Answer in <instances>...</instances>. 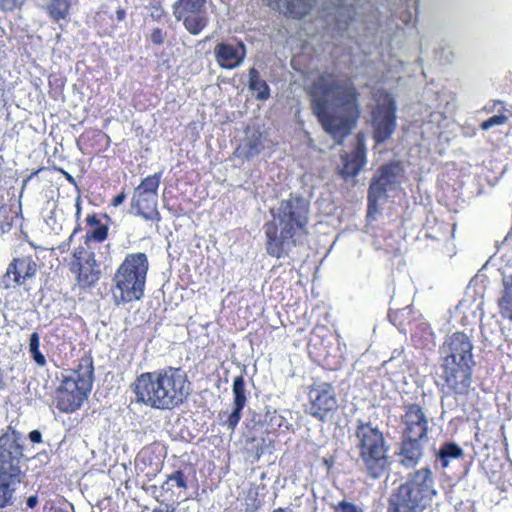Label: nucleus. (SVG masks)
<instances>
[{"label": "nucleus", "mask_w": 512, "mask_h": 512, "mask_svg": "<svg viewBox=\"0 0 512 512\" xmlns=\"http://www.w3.org/2000/svg\"><path fill=\"white\" fill-rule=\"evenodd\" d=\"M307 95L323 130L341 145L362 114L361 93L352 78L324 71L308 87Z\"/></svg>", "instance_id": "1"}, {"label": "nucleus", "mask_w": 512, "mask_h": 512, "mask_svg": "<svg viewBox=\"0 0 512 512\" xmlns=\"http://www.w3.org/2000/svg\"><path fill=\"white\" fill-rule=\"evenodd\" d=\"M270 212L272 219L264 224L265 248L269 256L281 259L309 235L310 205L303 196L291 193Z\"/></svg>", "instance_id": "2"}, {"label": "nucleus", "mask_w": 512, "mask_h": 512, "mask_svg": "<svg viewBox=\"0 0 512 512\" xmlns=\"http://www.w3.org/2000/svg\"><path fill=\"white\" fill-rule=\"evenodd\" d=\"M188 387L186 373L181 368L168 366L138 375L133 383V392L138 403L171 410L183 403Z\"/></svg>", "instance_id": "3"}, {"label": "nucleus", "mask_w": 512, "mask_h": 512, "mask_svg": "<svg viewBox=\"0 0 512 512\" xmlns=\"http://www.w3.org/2000/svg\"><path fill=\"white\" fill-rule=\"evenodd\" d=\"M355 447L366 476L377 480L385 476L391 466L390 444L384 432L372 422L358 420L355 431Z\"/></svg>", "instance_id": "4"}, {"label": "nucleus", "mask_w": 512, "mask_h": 512, "mask_svg": "<svg viewBox=\"0 0 512 512\" xmlns=\"http://www.w3.org/2000/svg\"><path fill=\"white\" fill-rule=\"evenodd\" d=\"M436 494L431 469L422 467L409 473L405 482L392 491L386 512H423Z\"/></svg>", "instance_id": "5"}, {"label": "nucleus", "mask_w": 512, "mask_h": 512, "mask_svg": "<svg viewBox=\"0 0 512 512\" xmlns=\"http://www.w3.org/2000/svg\"><path fill=\"white\" fill-rule=\"evenodd\" d=\"M94 381L93 358L84 355L69 375H63L55 389L53 403L62 413H74L88 398Z\"/></svg>", "instance_id": "6"}, {"label": "nucleus", "mask_w": 512, "mask_h": 512, "mask_svg": "<svg viewBox=\"0 0 512 512\" xmlns=\"http://www.w3.org/2000/svg\"><path fill=\"white\" fill-rule=\"evenodd\" d=\"M148 257L143 252L127 254L113 276V294L116 304L140 300L144 296Z\"/></svg>", "instance_id": "7"}, {"label": "nucleus", "mask_w": 512, "mask_h": 512, "mask_svg": "<svg viewBox=\"0 0 512 512\" xmlns=\"http://www.w3.org/2000/svg\"><path fill=\"white\" fill-rule=\"evenodd\" d=\"M473 365L438 362L435 385L443 397L456 401L468 397L472 385Z\"/></svg>", "instance_id": "8"}, {"label": "nucleus", "mask_w": 512, "mask_h": 512, "mask_svg": "<svg viewBox=\"0 0 512 512\" xmlns=\"http://www.w3.org/2000/svg\"><path fill=\"white\" fill-rule=\"evenodd\" d=\"M403 175L404 168L399 161H390L377 169L368 188V216H373L378 212L379 201L386 197L389 189H393L401 183Z\"/></svg>", "instance_id": "9"}, {"label": "nucleus", "mask_w": 512, "mask_h": 512, "mask_svg": "<svg viewBox=\"0 0 512 512\" xmlns=\"http://www.w3.org/2000/svg\"><path fill=\"white\" fill-rule=\"evenodd\" d=\"M372 111L373 138L377 144L387 141L396 129V104L386 91H378Z\"/></svg>", "instance_id": "10"}, {"label": "nucleus", "mask_w": 512, "mask_h": 512, "mask_svg": "<svg viewBox=\"0 0 512 512\" xmlns=\"http://www.w3.org/2000/svg\"><path fill=\"white\" fill-rule=\"evenodd\" d=\"M18 431L12 427L0 436V474L10 477L22 478L23 472L20 466L24 458V447Z\"/></svg>", "instance_id": "11"}, {"label": "nucleus", "mask_w": 512, "mask_h": 512, "mask_svg": "<svg viewBox=\"0 0 512 512\" xmlns=\"http://www.w3.org/2000/svg\"><path fill=\"white\" fill-rule=\"evenodd\" d=\"M69 271L73 274L76 284L81 289L93 287L101 276L95 254L84 246H78L74 249L69 262Z\"/></svg>", "instance_id": "12"}, {"label": "nucleus", "mask_w": 512, "mask_h": 512, "mask_svg": "<svg viewBox=\"0 0 512 512\" xmlns=\"http://www.w3.org/2000/svg\"><path fill=\"white\" fill-rule=\"evenodd\" d=\"M308 398L307 413L318 421L325 422L338 410L336 390L331 383H313L309 387Z\"/></svg>", "instance_id": "13"}, {"label": "nucleus", "mask_w": 512, "mask_h": 512, "mask_svg": "<svg viewBox=\"0 0 512 512\" xmlns=\"http://www.w3.org/2000/svg\"><path fill=\"white\" fill-rule=\"evenodd\" d=\"M439 362L451 364H475L473 359V343L464 332H454L440 346Z\"/></svg>", "instance_id": "14"}, {"label": "nucleus", "mask_w": 512, "mask_h": 512, "mask_svg": "<svg viewBox=\"0 0 512 512\" xmlns=\"http://www.w3.org/2000/svg\"><path fill=\"white\" fill-rule=\"evenodd\" d=\"M430 421L424 408L418 403L403 405L400 415L401 436L429 440Z\"/></svg>", "instance_id": "15"}, {"label": "nucleus", "mask_w": 512, "mask_h": 512, "mask_svg": "<svg viewBox=\"0 0 512 512\" xmlns=\"http://www.w3.org/2000/svg\"><path fill=\"white\" fill-rule=\"evenodd\" d=\"M37 269L38 265L31 255L13 258L2 276L4 288L24 286L28 280L36 276Z\"/></svg>", "instance_id": "16"}, {"label": "nucleus", "mask_w": 512, "mask_h": 512, "mask_svg": "<svg viewBox=\"0 0 512 512\" xmlns=\"http://www.w3.org/2000/svg\"><path fill=\"white\" fill-rule=\"evenodd\" d=\"M342 167L339 174L343 179L356 177L367 163L366 137L363 132L355 136L354 148L349 153L341 155Z\"/></svg>", "instance_id": "17"}, {"label": "nucleus", "mask_w": 512, "mask_h": 512, "mask_svg": "<svg viewBox=\"0 0 512 512\" xmlns=\"http://www.w3.org/2000/svg\"><path fill=\"white\" fill-rule=\"evenodd\" d=\"M233 409L230 413L221 412L219 418L221 425L234 432L242 418V410L247 404L246 383L243 375H238L233 380Z\"/></svg>", "instance_id": "18"}, {"label": "nucleus", "mask_w": 512, "mask_h": 512, "mask_svg": "<svg viewBox=\"0 0 512 512\" xmlns=\"http://www.w3.org/2000/svg\"><path fill=\"white\" fill-rule=\"evenodd\" d=\"M246 54V46L242 41L219 42L214 47L215 60L222 69L232 70L239 67Z\"/></svg>", "instance_id": "19"}, {"label": "nucleus", "mask_w": 512, "mask_h": 512, "mask_svg": "<svg viewBox=\"0 0 512 512\" xmlns=\"http://www.w3.org/2000/svg\"><path fill=\"white\" fill-rule=\"evenodd\" d=\"M22 218L21 204L10 192L0 187V235L8 233Z\"/></svg>", "instance_id": "20"}, {"label": "nucleus", "mask_w": 512, "mask_h": 512, "mask_svg": "<svg viewBox=\"0 0 512 512\" xmlns=\"http://www.w3.org/2000/svg\"><path fill=\"white\" fill-rule=\"evenodd\" d=\"M429 440L400 436L398 448L399 463L406 468L416 467L424 456V448Z\"/></svg>", "instance_id": "21"}, {"label": "nucleus", "mask_w": 512, "mask_h": 512, "mask_svg": "<svg viewBox=\"0 0 512 512\" xmlns=\"http://www.w3.org/2000/svg\"><path fill=\"white\" fill-rule=\"evenodd\" d=\"M110 137L100 129H86L76 141L79 150L90 155L106 150L110 146Z\"/></svg>", "instance_id": "22"}, {"label": "nucleus", "mask_w": 512, "mask_h": 512, "mask_svg": "<svg viewBox=\"0 0 512 512\" xmlns=\"http://www.w3.org/2000/svg\"><path fill=\"white\" fill-rule=\"evenodd\" d=\"M158 196L154 194H145L135 191L132 198V208L136 210V214L143 219L153 222H159L161 215L158 211Z\"/></svg>", "instance_id": "23"}, {"label": "nucleus", "mask_w": 512, "mask_h": 512, "mask_svg": "<svg viewBox=\"0 0 512 512\" xmlns=\"http://www.w3.org/2000/svg\"><path fill=\"white\" fill-rule=\"evenodd\" d=\"M332 9L333 12H328L325 17L326 22H330V18H332L335 28L338 31L347 30L351 22L355 19V6L352 3H348L347 0H335Z\"/></svg>", "instance_id": "24"}, {"label": "nucleus", "mask_w": 512, "mask_h": 512, "mask_svg": "<svg viewBox=\"0 0 512 512\" xmlns=\"http://www.w3.org/2000/svg\"><path fill=\"white\" fill-rule=\"evenodd\" d=\"M316 0H267L268 5L274 8H285V14L301 19L310 13Z\"/></svg>", "instance_id": "25"}, {"label": "nucleus", "mask_w": 512, "mask_h": 512, "mask_svg": "<svg viewBox=\"0 0 512 512\" xmlns=\"http://www.w3.org/2000/svg\"><path fill=\"white\" fill-rule=\"evenodd\" d=\"M85 221L89 227L85 236L86 242L103 243L108 238L109 227L101 222L98 214H88Z\"/></svg>", "instance_id": "26"}, {"label": "nucleus", "mask_w": 512, "mask_h": 512, "mask_svg": "<svg viewBox=\"0 0 512 512\" xmlns=\"http://www.w3.org/2000/svg\"><path fill=\"white\" fill-rule=\"evenodd\" d=\"M497 307L502 319L512 322V274L503 279V289Z\"/></svg>", "instance_id": "27"}, {"label": "nucleus", "mask_w": 512, "mask_h": 512, "mask_svg": "<svg viewBox=\"0 0 512 512\" xmlns=\"http://www.w3.org/2000/svg\"><path fill=\"white\" fill-rule=\"evenodd\" d=\"M248 88L255 93V98L259 101H266L270 98V87L267 82L260 77L259 71L252 67L248 72Z\"/></svg>", "instance_id": "28"}, {"label": "nucleus", "mask_w": 512, "mask_h": 512, "mask_svg": "<svg viewBox=\"0 0 512 512\" xmlns=\"http://www.w3.org/2000/svg\"><path fill=\"white\" fill-rule=\"evenodd\" d=\"M463 456L464 451L457 443L446 441L436 453V460L440 462L441 468L445 469L449 466L451 460L461 459Z\"/></svg>", "instance_id": "29"}, {"label": "nucleus", "mask_w": 512, "mask_h": 512, "mask_svg": "<svg viewBox=\"0 0 512 512\" xmlns=\"http://www.w3.org/2000/svg\"><path fill=\"white\" fill-rule=\"evenodd\" d=\"M44 10L54 21L65 20L70 14L71 0H45Z\"/></svg>", "instance_id": "30"}, {"label": "nucleus", "mask_w": 512, "mask_h": 512, "mask_svg": "<svg viewBox=\"0 0 512 512\" xmlns=\"http://www.w3.org/2000/svg\"><path fill=\"white\" fill-rule=\"evenodd\" d=\"M22 478L10 477L0 474V508H4L11 504L16 485L21 482Z\"/></svg>", "instance_id": "31"}, {"label": "nucleus", "mask_w": 512, "mask_h": 512, "mask_svg": "<svg viewBox=\"0 0 512 512\" xmlns=\"http://www.w3.org/2000/svg\"><path fill=\"white\" fill-rule=\"evenodd\" d=\"M180 20L192 35H198L208 25V18L202 10L180 17Z\"/></svg>", "instance_id": "32"}, {"label": "nucleus", "mask_w": 512, "mask_h": 512, "mask_svg": "<svg viewBox=\"0 0 512 512\" xmlns=\"http://www.w3.org/2000/svg\"><path fill=\"white\" fill-rule=\"evenodd\" d=\"M206 0H177L173 5V14L177 20L190 13L201 11Z\"/></svg>", "instance_id": "33"}, {"label": "nucleus", "mask_w": 512, "mask_h": 512, "mask_svg": "<svg viewBox=\"0 0 512 512\" xmlns=\"http://www.w3.org/2000/svg\"><path fill=\"white\" fill-rule=\"evenodd\" d=\"M94 22L99 33L104 35L112 34L117 28L113 14L106 10L98 11L94 17Z\"/></svg>", "instance_id": "34"}, {"label": "nucleus", "mask_w": 512, "mask_h": 512, "mask_svg": "<svg viewBox=\"0 0 512 512\" xmlns=\"http://www.w3.org/2000/svg\"><path fill=\"white\" fill-rule=\"evenodd\" d=\"M263 149V143L260 139V137L255 136L250 139H248L243 147H238L235 151V154L237 156H242L243 158L250 160L257 155L260 154V152Z\"/></svg>", "instance_id": "35"}, {"label": "nucleus", "mask_w": 512, "mask_h": 512, "mask_svg": "<svg viewBox=\"0 0 512 512\" xmlns=\"http://www.w3.org/2000/svg\"><path fill=\"white\" fill-rule=\"evenodd\" d=\"M161 177V172L145 177L141 181V183L136 187L135 191L145 194H154L155 196H158V188L161 183Z\"/></svg>", "instance_id": "36"}, {"label": "nucleus", "mask_w": 512, "mask_h": 512, "mask_svg": "<svg viewBox=\"0 0 512 512\" xmlns=\"http://www.w3.org/2000/svg\"><path fill=\"white\" fill-rule=\"evenodd\" d=\"M167 484H171L172 487H176L181 490L188 489V479L182 470H176L171 473L166 480Z\"/></svg>", "instance_id": "37"}, {"label": "nucleus", "mask_w": 512, "mask_h": 512, "mask_svg": "<svg viewBox=\"0 0 512 512\" xmlns=\"http://www.w3.org/2000/svg\"><path fill=\"white\" fill-rule=\"evenodd\" d=\"M247 500L250 502L246 503L245 512H257L261 506L262 502L259 499L258 488H250L247 493Z\"/></svg>", "instance_id": "38"}, {"label": "nucleus", "mask_w": 512, "mask_h": 512, "mask_svg": "<svg viewBox=\"0 0 512 512\" xmlns=\"http://www.w3.org/2000/svg\"><path fill=\"white\" fill-rule=\"evenodd\" d=\"M509 120V116L505 114L494 115L480 124V128L484 131L491 129L494 126L505 125Z\"/></svg>", "instance_id": "39"}, {"label": "nucleus", "mask_w": 512, "mask_h": 512, "mask_svg": "<svg viewBox=\"0 0 512 512\" xmlns=\"http://www.w3.org/2000/svg\"><path fill=\"white\" fill-rule=\"evenodd\" d=\"M418 329L422 332V336L418 337L417 333L412 334V341L414 342V345L419 348H423L426 346V343L424 340H427L428 336H432V331L428 327L427 324H421Z\"/></svg>", "instance_id": "40"}, {"label": "nucleus", "mask_w": 512, "mask_h": 512, "mask_svg": "<svg viewBox=\"0 0 512 512\" xmlns=\"http://www.w3.org/2000/svg\"><path fill=\"white\" fill-rule=\"evenodd\" d=\"M27 0H0V10L7 12H14L20 10Z\"/></svg>", "instance_id": "41"}, {"label": "nucleus", "mask_w": 512, "mask_h": 512, "mask_svg": "<svg viewBox=\"0 0 512 512\" xmlns=\"http://www.w3.org/2000/svg\"><path fill=\"white\" fill-rule=\"evenodd\" d=\"M335 512H363V510L352 502L341 500L334 507Z\"/></svg>", "instance_id": "42"}, {"label": "nucleus", "mask_w": 512, "mask_h": 512, "mask_svg": "<svg viewBox=\"0 0 512 512\" xmlns=\"http://www.w3.org/2000/svg\"><path fill=\"white\" fill-rule=\"evenodd\" d=\"M165 38L166 32L163 31L161 28L157 27L151 31L150 40L153 44L160 46L164 43Z\"/></svg>", "instance_id": "43"}, {"label": "nucleus", "mask_w": 512, "mask_h": 512, "mask_svg": "<svg viewBox=\"0 0 512 512\" xmlns=\"http://www.w3.org/2000/svg\"><path fill=\"white\" fill-rule=\"evenodd\" d=\"M438 229H444L446 231L445 235H443L444 240H451L454 238L456 225L450 223H442L438 226Z\"/></svg>", "instance_id": "44"}, {"label": "nucleus", "mask_w": 512, "mask_h": 512, "mask_svg": "<svg viewBox=\"0 0 512 512\" xmlns=\"http://www.w3.org/2000/svg\"><path fill=\"white\" fill-rule=\"evenodd\" d=\"M32 359L35 361V363L40 366L44 367L47 363L45 356L40 352V349H33L29 350Z\"/></svg>", "instance_id": "45"}, {"label": "nucleus", "mask_w": 512, "mask_h": 512, "mask_svg": "<svg viewBox=\"0 0 512 512\" xmlns=\"http://www.w3.org/2000/svg\"><path fill=\"white\" fill-rule=\"evenodd\" d=\"M402 315H403V311L397 310V311L389 312L388 317H389L390 321L395 326H397L401 331H405L403 324L401 322H399V323L397 322V318H400Z\"/></svg>", "instance_id": "46"}, {"label": "nucleus", "mask_w": 512, "mask_h": 512, "mask_svg": "<svg viewBox=\"0 0 512 512\" xmlns=\"http://www.w3.org/2000/svg\"><path fill=\"white\" fill-rule=\"evenodd\" d=\"M40 347V337L37 332H33L29 339V350L38 349Z\"/></svg>", "instance_id": "47"}, {"label": "nucleus", "mask_w": 512, "mask_h": 512, "mask_svg": "<svg viewBox=\"0 0 512 512\" xmlns=\"http://www.w3.org/2000/svg\"><path fill=\"white\" fill-rule=\"evenodd\" d=\"M46 170V167H40L38 168L37 170L33 171L27 178H25L22 182V187L21 189H25V187L28 185V183L35 177L37 176L40 172Z\"/></svg>", "instance_id": "48"}, {"label": "nucleus", "mask_w": 512, "mask_h": 512, "mask_svg": "<svg viewBox=\"0 0 512 512\" xmlns=\"http://www.w3.org/2000/svg\"><path fill=\"white\" fill-rule=\"evenodd\" d=\"M55 170H57L58 172H60L64 178L73 186L77 187V182L75 180V178L70 174L68 173L67 171H65L63 168H60V167H55Z\"/></svg>", "instance_id": "49"}, {"label": "nucleus", "mask_w": 512, "mask_h": 512, "mask_svg": "<svg viewBox=\"0 0 512 512\" xmlns=\"http://www.w3.org/2000/svg\"><path fill=\"white\" fill-rule=\"evenodd\" d=\"M126 197L127 195L125 191L120 192L111 200V205L114 207L121 205L125 201Z\"/></svg>", "instance_id": "50"}, {"label": "nucleus", "mask_w": 512, "mask_h": 512, "mask_svg": "<svg viewBox=\"0 0 512 512\" xmlns=\"http://www.w3.org/2000/svg\"><path fill=\"white\" fill-rule=\"evenodd\" d=\"M29 439L33 443H41L42 442V435L39 430H33L29 433Z\"/></svg>", "instance_id": "51"}, {"label": "nucleus", "mask_w": 512, "mask_h": 512, "mask_svg": "<svg viewBox=\"0 0 512 512\" xmlns=\"http://www.w3.org/2000/svg\"><path fill=\"white\" fill-rule=\"evenodd\" d=\"M505 105V102L502 101V100H493V105L492 107H484V111H486L487 113H490L492 112L497 106H504Z\"/></svg>", "instance_id": "52"}, {"label": "nucleus", "mask_w": 512, "mask_h": 512, "mask_svg": "<svg viewBox=\"0 0 512 512\" xmlns=\"http://www.w3.org/2000/svg\"><path fill=\"white\" fill-rule=\"evenodd\" d=\"M26 504H27L28 508H30V509L35 508L38 504V497L36 495L30 496L27 499Z\"/></svg>", "instance_id": "53"}, {"label": "nucleus", "mask_w": 512, "mask_h": 512, "mask_svg": "<svg viewBox=\"0 0 512 512\" xmlns=\"http://www.w3.org/2000/svg\"><path fill=\"white\" fill-rule=\"evenodd\" d=\"M116 18L118 22L123 21L126 18V10L122 7L118 8L116 11Z\"/></svg>", "instance_id": "54"}, {"label": "nucleus", "mask_w": 512, "mask_h": 512, "mask_svg": "<svg viewBox=\"0 0 512 512\" xmlns=\"http://www.w3.org/2000/svg\"><path fill=\"white\" fill-rule=\"evenodd\" d=\"M6 388V376L4 371L0 368V391Z\"/></svg>", "instance_id": "55"}, {"label": "nucleus", "mask_w": 512, "mask_h": 512, "mask_svg": "<svg viewBox=\"0 0 512 512\" xmlns=\"http://www.w3.org/2000/svg\"><path fill=\"white\" fill-rule=\"evenodd\" d=\"M323 463L327 466V467H331L332 464H333V461L332 460H329L327 458H323Z\"/></svg>", "instance_id": "56"}, {"label": "nucleus", "mask_w": 512, "mask_h": 512, "mask_svg": "<svg viewBox=\"0 0 512 512\" xmlns=\"http://www.w3.org/2000/svg\"><path fill=\"white\" fill-rule=\"evenodd\" d=\"M272 512H292L291 510L288 511L286 508L279 507L277 509H274Z\"/></svg>", "instance_id": "57"}, {"label": "nucleus", "mask_w": 512, "mask_h": 512, "mask_svg": "<svg viewBox=\"0 0 512 512\" xmlns=\"http://www.w3.org/2000/svg\"><path fill=\"white\" fill-rule=\"evenodd\" d=\"M152 512H173V511H170L168 508H166V509L156 508Z\"/></svg>", "instance_id": "58"}, {"label": "nucleus", "mask_w": 512, "mask_h": 512, "mask_svg": "<svg viewBox=\"0 0 512 512\" xmlns=\"http://www.w3.org/2000/svg\"><path fill=\"white\" fill-rule=\"evenodd\" d=\"M400 255H401V251H400V249H399V248H395V249L393 250V256H400Z\"/></svg>", "instance_id": "59"}, {"label": "nucleus", "mask_w": 512, "mask_h": 512, "mask_svg": "<svg viewBox=\"0 0 512 512\" xmlns=\"http://www.w3.org/2000/svg\"><path fill=\"white\" fill-rule=\"evenodd\" d=\"M80 212H81V208H80V205H79V203H78V204H77V211H76V216H77V217H79Z\"/></svg>", "instance_id": "60"}, {"label": "nucleus", "mask_w": 512, "mask_h": 512, "mask_svg": "<svg viewBox=\"0 0 512 512\" xmlns=\"http://www.w3.org/2000/svg\"><path fill=\"white\" fill-rule=\"evenodd\" d=\"M81 231V227L80 225H78L77 227H75L74 231H73V234H76L77 232Z\"/></svg>", "instance_id": "61"}, {"label": "nucleus", "mask_w": 512, "mask_h": 512, "mask_svg": "<svg viewBox=\"0 0 512 512\" xmlns=\"http://www.w3.org/2000/svg\"><path fill=\"white\" fill-rule=\"evenodd\" d=\"M159 11H160V13H159V14H157V18H160V17H161V15H162V13H163V11H162V9H161L160 7H159Z\"/></svg>", "instance_id": "62"}, {"label": "nucleus", "mask_w": 512, "mask_h": 512, "mask_svg": "<svg viewBox=\"0 0 512 512\" xmlns=\"http://www.w3.org/2000/svg\"><path fill=\"white\" fill-rule=\"evenodd\" d=\"M103 217L106 218L107 220H110V217L106 213L103 214Z\"/></svg>", "instance_id": "63"}, {"label": "nucleus", "mask_w": 512, "mask_h": 512, "mask_svg": "<svg viewBox=\"0 0 512 512\" xmlns=\"http://www.w3.org/2000/svg\"><path fill=\"white\" fill-rule=\"evenodd\" d=\"M56 512H63L61 509L59 511H56Z\"/></svg>", "instance_id": "64"}]
</instances>
